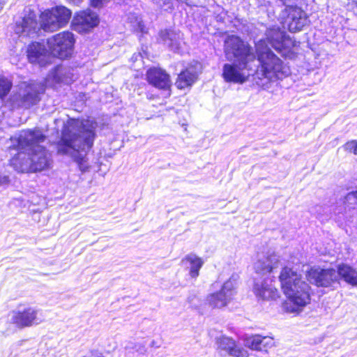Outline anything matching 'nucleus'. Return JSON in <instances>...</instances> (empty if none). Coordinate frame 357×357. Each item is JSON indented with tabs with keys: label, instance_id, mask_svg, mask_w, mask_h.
<instances>
[{
	"label": "nucleus",
	"instance_id": "nucleus-1",
	"mask_svg": "<svg viewBox=\"0 0 357 357\" xmlns=\"http://www.w3.org/2000/svg\"><path fill=\"white\" fill-rule=\"evenodd\" d=\"M45 135L38 129L24 130L10 138L17 153L10 159V165L19 172H40L50 167V154L40 144Z\"/></svg>",
	"mask_w": 357,
	"mask_h": 357
},
{
	"label": "nucleus",
	"instance_id": "nucleus-2",
	"mask_svg": "<svg viewBox=\"0 0 357 357\" xmlns=\"http://www.w3.org/2000/svg\"><path fill=\"white\" fill-rule=\"evenodd\" d=\"M97 124L89 119H69L64 123L57 151L73 158L79 170L84 173L89 169L87 153L93 146Z\"/></svg>",
	"mask_w": 357,
	"mask_h": 357
},
{
	"label": "nucleus",
	"instance_id": "nucleus-3",
	"mask_svg": "<svg viewBox=\"0 0 357 357\" xmlns=\"http://www.w3.org/2000/svg\"><path fill=\"white\" fill-rule=\"evenodd\" d=\"M226 59L232 63H225L222 77L227 82L244 83L256 71V56L252 47L238 36L231 35L225 40Z\"/></svg>",
	"mask_w": 357,
	"mask_h": 357
},
{
	"label": "nucleus",
	"instance_id": "nucleus-4",
	"mask_svg": "<svg viewBox=\"0 0 357 357\" xmlns=\"http://www.w3.org/2000/svg\"><path fill=\"white\" fill-rule=\"evenodd\" d=\"M72 12L65 6H56L47 10L40 15V27L36 15L29 12L20 21L16 22L15 32L20 36L34 38L42 28L45 31H54L68 24Z\"/></svg>",
	"mask_w": 357,
	"mask_h": 357
},
{
	"label": "nucleus",
	"instance_id": "nucleus-5",
	"mask_svg": "<svg viewBox=\"0 0 357 357\" xmlns=\"http://www.w3.org/2000/svg\"><path fill=\"white\" fill-rule=\"evenodd\" d=\"M279 279L287 298L283 304L284 310L289 313L298 314L310 303V286L297 271L289 267L282 268Z\"/></svg>",
	"mask_w": 357,
	"mask_h": 357
},
{
	"label": "nucleus",
	"instance_id": "nucleus-6",
	"mask_svg": "<svg viewBox=\"0 0 357 357\" xmlns=\"http://www.w3.org/2000/svg\"><path fill=\"white\" fill-rule=\"evenodd\" d=\"M257 54L256 77H264L268 81L282 79L290 74V69L268 47L266 40H260L256 45Z\"/></svg>",
	"mask_w": 357,
	"mask_h": 357
},
{
	"label": "nucleus",
	"instance_id": "nucleus-7",
	"mask_svg": "<svg viewBox=\"0 0 357 357\" xmlns=\"http://www.w3.org/2000/svg\"><path fill=\"white\" fill-rule=\"evenodd\" d=\"M45 90V85L40 82H22L19 85L18 91L10 97V105L13 108L28 109L40 101V95Z\"/></svg>",
	"mask_w": 357,
	"mask_h": 357
},
{
	"label": "nucleus",
	"instance_id": "nucleus-8",
	"mask_svg": "<svg viewBox=\"0 0 357 357\" xmlns=\"http://www.w3.org/2000/svg\"><path fill=\"white\" fill-rule=\"evenodd\" d=\"M75 42L74 35L70 31L59 33L47 40L50 54L61 59H67L72 55Z\"/></svg>",
	"mask_w": 357,
	"mask_h": 357
},
{
	"label": "nucleus",
	"instance_id": "nucleus-9",
	"mask_svg": "<svg viewBox=\"0 0 357 357\" xmlns=\"http://www.w3.org/2000/svg\"><path fill=\"white\" fill-rule=\"evenodd\" d=\"M238 275L233 274L225 281L220 290L207 296L206 301L213 308H222L227 306L236 294Z\"/></svg>",
	"mask_w": 357,
	"mask_h": 357
},
{
	"label": "nucleus",
	"instance_id": "nucleus-10",
	"mask_svg": "<svg viewBox=\"0 0 357 357\" xmlns=\"http://www.w3.org/2000/svg\"><path fill=\"white\" fill-rule=\"evenodd\" d=\"M45 320L43 312L32 307L15 310L11 314L10 321L18 328L38 325Z\"/></svg>",
	"mask_w": 357,
	"mask_h": 357
},
{
	"label": "nucleus",
	"instance_id": "nucleus-11",
	"mask_svg": "<svg viewBox=\"0 0 357 357\" xmlns=\"http://www.w3.org/2000/svg\"><path fill=\"white\" fill-rule=\"evenodd\" d=\"M280 17L284 21L290 32L301 31L309 20L307 13L301 8H289L282 10Z\"/></svg>",
	"mask_w": 357,
	"mask_h": 357
},
{
	"label": "nucleus",
	"instance_id": "nucleus-12",
	"mask_svg": "<svg viewBox=\"0 0 357 357\" xmlns=\"http://www.w3.org/2000/svg\"><path fill=\"white\" fill-rule=\"evenodd\" d=\"M267 42L275 50L285 54L291 52V48L297 45V42L288 36L286 32L278 26H273L266 30Z\"/></svg>",
	"mask_w": 357,
	"mask_h": 357
},
{
	"label": "nucleus",
	"instance_id": "nucleus-13",
	"mask_svg": "<svg viewBox=\"0 0 357 357\" xmlns=\"http://www.w3.org/2000/svg\"><path fill=\"white\" fill-rule=\"evenodd\" d=\"M306 277L310 282L317 287H333L339 281L338 273L333 268L313 267L307 272Z\"/></svg>",
	"mask_w": 357,
	"mask_h": 357
},
{
	"label": "nucleus",
	"instance_id": "nucleus-14",
	"mask_svg": "<svg viewBox=\"0 0 357 357\" xmlns=\"http://www.w3.org/2000/svg\"><path fill=\"white\" fill-rule=\"evenodd\" d=\"M218 354L222 356L249 357L248 351L238 344L233 338L221 335L215 338Z\"/></svg>",
	"mask_w": 357,
	"mask_h": 357
},
{
	"label": "nucleus",
	"instance_id": "nucleus-15",
	"mask_svg": "<svg viewBox=\"0 0 357 357\" xmlns=\"http://www.w3.org/2000/svg\"><path fill=\"white\" fill-rule=\"evenodd\" d=\"M99 23L98 15L86 10L77 13L73 18L71 26L79 33H84L96 26Z\"/></svg>",
	"mask_w": 357,
	"mask_h": 357
},
{
	"label": "nucleus",
	"instance_id": "nucleus-16",
	"mask_svg": "<svg viewBox=\"0 0 357 357\" xmlns=\"http://www.w3.org/2000/svg\"><path fill=\"white\" fill-rule=\"evenodd\" d=\"M245 347L255 351H266L275 345L273 337L253 335L247 336L243 340Z\"/></svg>",
	"mask_w": 357,
	"mask_h": 357
},
{
	"label": "nucleus",
	"instance_id": "nucleus-17",
	"mask_svg": "<svg viewBox=\"0 0 357 357\" xmlns=\"http://www.w3.org/2000/svg\"><path fill=\"white\" fill-rule=\"evenodd\" d=\"M27 53L29 61L40 66H45L51 59L45 45L37 42L29 46Z\"/></svg>",
	"mask_w": 357,
	"mask_h": 357
},
{
	"label": "nucleus",
	"instance_id": "nucleus-18",
	"mask_svg": "<svg viewBox=\"0 0 357 357\" xmlns=\"http://www.w3.org/2000/svg\"><path fill=\"white\" fill-rule=\"evenodd\" d=\"M146 76L149 82L158 89H167L171 86L169 75L160 68H150Z\"/></svg>",
	"mask_w": 357,
	"mask_h": 357
},
{
	"label": "nucleus",
	"instance_id": "nucleus-19",
	"mask_svg": "<svg viewBox=\"0 0 357 357\" xmlns=\"http://www.w3.org/2000/svg\"><path fill=\"white\" fill-rule=\"evenodd\" d=\"M76 75L74 69L68 66H57L47 75V80H52L56 83L69 84L75 80Z\"/></svg>",
	"mask_w": 357,
	"mask_h": 357
},
{
	"label": "nucleus",
	"instance_id": "nucleus-20",
	"mask_svg": "<svg viewBox=\"0 0 357 357\" xmlns=\"http://www.w3.org/2000/svg\"><path fill=\"white\" fill-rule=\"evenodd\" d=\"M159 40L174 52H179L181 44V34L173 29L161 30Z\"/></svg>",
	"mask_w": 357,
	"mask_h": 357
},
{
	"label": "nucleus",
	"instance_id": "nucleus-21",
	"mask_svg": "<svg viewBox=\"0 0 357 357\" xmlns=\"http://www.w3.org/2000/svg\"><path fill=\"white\" fill-rule=\"evenodd\" d=\"M278 264V257L275 255L268 257L259 256L254 264V268L257 273L265 275L273 272Z\"/></svg>",
	"mask_w": 357,
	"mask_h": 357
},
{
	"label": "nucleus",
	"instance_id": "nucleus-22",
	"mask_svg": "<svg viewBox=\"0 0 357 357\" xmlns=\"http://www.w3.org/2000/svg\"><path fill=\"white\" fill-rule=\"evenodd\" d=\"M272 280L264 279L263 281H256L254 285L255 295L262 299L273 298L277 289L272 285Z\"/></svg>",
	"mask_w": 357,
	"mask_h": 357
},
{
	"label": "nucleus",
	"instance_id": "nucleus-23",
	"mask_svg": "<svg viewBox=\"0 0 357 357\" xmlns=\"http://www.w3.org/2000/svg\"><path fill=\"white\" fill-rule=\"evenodd\" d=\"M181 262L187 269H189V275L192 278L198 277L199 270L204 264L202 259L192 253L186 255Z\"/></svg>",
	"mask_w": 357,
	"mask_h": 357
},
{
	"label": "nucleus",
	"instance_id": "nucleus-24",
	"mask_svg": "<svg viewBox=\"0 0 357 357\" xmlns=\"http://www.w3.org/2000/svg\"><path fill=\"white\" fill-rule=\"evenodd\" d=\"M198 72L194 67L187 68L178 76L176 81V86L178 89H185L192 86L197 79Z\"/></svg>",
	"mask_w": 357,
	"mask_h": 357
},
{
	"label": "nucleus",
	"instance_id": "nucleus-25",
	"mask_svg": "<svg viewBox=\"0 0 357 357\" xmlns=\"http://www.w3.org/2000/svg\"><path fill=\"white\" fill-rule=\"evenodd\" d=\"M337 272L339 275V279L341 278L347 283L357 285V271L352 267L342 264L339 266Z\"/></svg>",
	"mask_w": 357,
	"mask_h": 357
},
{
	"label": "nucleus",
	"instance_id": "nucleus-26",
	"mask_svg": "<svg viewBox=\"0 0 357 357\" xmlns=\"http://www.w3.org/2000/svg\"><path fill=\"white\" fill-rule=\"evenodd\" d=\"M151 2L158 8L164 11L172 12L176 2L180 0H151Z\"/></svg>",
	"mask_w": 357,
	"mask_h": 357
},
{
	"label": "nucleus",
	"instance_id": "nucleus-27",
	"mask_svg": "<svg viewBox=\"0 0 357 357\" xmlns=\"http://www.w3.org/2000/svg\"><path fill=\"white\" fill-rule=\"evenodd\" d=\"M124 348L129 353L137 352L139 354H144L146 351L144 344L132 341L126 342Z\"/></svg>",
	"mask_w": 357,
	"mask_h": 357
},
{
	"label": "nucleus",
	"instance_id": "nucleus-28",
	"mask_svg": "<svg viewBox=\"0 0 357 357\" xmlns=\"http://www.w3.org/2000/svg\"><path fill=\"white\" fill-rule=\"evenodd\" d=\"M344 204L349 208H354L357 206V190L349 192L344 199Z\"/></svg>",
	"mask_w": 357,
	"mask_h": 357
},
{
	"label": "nucleus",
	"instance_id": "nucleus-29",
	"mask_svg": "<svg viewBox=\"0 0 357 357\" xmlns=\"http://www.w3.org/2000/svg\"><path fill=\"white\" fill-rule=\"evenodd\" d=\"M12 83L6 78L0 77V99L3 98L10 91Z\"/></svg>",
	"mask_w": 357,
	"mask_h": 357
},
{
	"label": "nucleus",
	"instance_id": "nucleus-30",
	"mask_svg": "<svg viewBox=\"0 0 357 357\" xmlns=\"http://www.w3.org/2000/svg\"><path fill=\"white\" fill-rule=\"evenodd\" d=\"M344 149L350 153H353L355 155H357V141L351 140L346 143L344 146Z\"/></svg>",
	"mask_w": 357,
	"mask_h": 357
},
{
	"label": "nucleus",
	"instance_id": "nucleus-31",
	"mask_svg": "<svg viewBox=\"0 0 357 357\" xmlns=\"http://www.w3.org/2000/svg\"><path fill=\"white\" fill-rule=\"evenodd\" d=\"M135 22H133V24H132V28L135 31H139L142 33L145 32V26L143 24V22H142L141 18H139V17H135Z\"/></svg>",
	"mask_w": 357,
	"mask_h": 357
},
{
	"label": "nucleus",
	"instance_id": "nucleus-32",
	"mask_svg": "<svg viewBox=\"0 0 357 357\" xmlns=\"http://www.w3.org/2000/svg\"><path fill=\"white\" fill-rule=\"evenodd\" d=\"M300 0H280V1H281L282 4L284 6V8L298 7L297 6V3Z\"/></svg>",
	"mask_w": 357,
	"mask_h": 357
},
{
	"label": "nucleus",
	"instance_id": "nucleus-33",
	"mask_svg": "<svg viewBox=\"0 0 357 357\" xmlns=\"http://www.w3.org/2000/svg\"><path fill=\"white\" fill-rule=\"evenodd\" d=\"M110 0H90L91 6L93 8H100Z\"/></svg>",
	"mask_w": 357,
	"mask_h": 357
},
{
	"label": "nucleus",
	"instance_id": "nucleus-34",
	"mask_svg": "<svg viewBox=\"0 0 357 357\" xmlns=\"http://www.w3.org/2000/svg\"><path fill=\"white\" fill-rule=\"evenodd\" d=\"M83 357H104L101 354L98 352H90L87 355Z\"/></svg>",
	"mask_w": 357,
	"mask_h": 357
},
{
	"label": "nucleus",
	"instance_id": "nucleus-35",
	"mask_svg": "<svg viewBox=\"0 0 357 357\" xmlns=\"http://www.w3.org/2000/svg\"><path fill=\"white\" fill-rule=\"evenodd\" d=\"M67 1L73 4H79L82 1V0H67Z\"/></svg>",
	"mask_w": 357,
	"mask_h": 357
},
{
	"label": "nucleus",
	"instance_id": "nucleus-36",
	"mask_svg": "<svg viewBox=\"0 0 357 357\" xmlns=\"http://www.w3.org/2000/svg\"><path fill=\"white\" fill-rule=\"evenodd\" d=\"M7 181V178L6 176H1L0 175V185L4 183Z\"/></svg>",
	"mask_w": 357,
	"mask_h": 357
},
{
	"label": "nucleus",
	"instance_id": "nucleus-37",
	"mask_svg": "<svg viewBox=\"0 0 357 357\" xmlns=\"http://www.w3.org/2000/svg\"><path fill=\"white\" fill-rule=\"evenodd\" d=\"M3 8V3L0 1V12L1 11Z\"/></svg>",
	"mask_w": 357,
	"mask_h": 357
},
{
	"label": "nucleus",
	"instance_id": "nucleus-38",
	"mask_svg": "<svg viewBox=\"0 0 357 357\" xmlns=\"http://www.w3.org/2000/svg\"><path fill=\"white\" fill-rule=\"evenodd\" d=\"M354 3L357 5V0H352Z\"/></svg>",
	"mask_w": 357,
	"mask_h": 357
}]
</instances>
